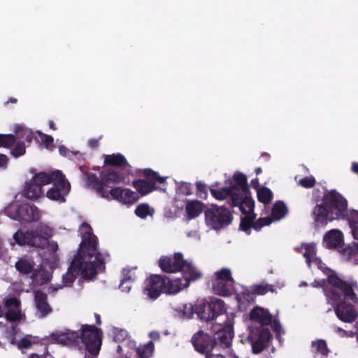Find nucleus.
<instances>
[{
    "label": "nucleus",
    "instance_id": "7ed1b4c3",
    "mask_svg": "<svg viewBox=\"0 0 358 358\" xmlns=\"http://www.w3.org/2000/svg\"><path fill=\"white\" fill-rule=\"evenodd\" d=\"M51 236L50 228L41 224L27 231L17 230L13 235V239L20 246L28 245L41 249L48 247L50 251L55 252L58 250V245L56 241H49Z\"/></svg>",
    "mask_w": 358,
    "mask_h": 358
},
{
    "label": "nucleus",
    "instance_id": "6e6d98bb",
    "mask_svg": "<svg viewBox=\"0 0 358 358\" xmlns=\"http://www.w3.org/2000/svg\"><path fill=\"white\" fill-rule=\"evenodd\" d=\"M5 306L7 308H15L16 309H19L20 301L16 298H10L6 301Z\"/></svg>",
    "mask_w": 358,
    "mask_h": 358
},
{
    "label": "nucleus",
    "instance_id": "4468645a",
    "mask_svg": "<svg viewBox=\"0 0 358 358\" xmlns=\"http://www.w3.org/2000/svg\"><path fill=\"white\" fill-rule=\"evenodd\" d=\"M273 336L268 327H259L251 329L248 341L252 346L254 354H259L268 347Z\"/></svg>",
    "mask_w": 358,
    "mask_h": 358
},
{
    "label": "nucleus",
    "instance_id": "72a5a7b5",
    "mask_svg": "<svg viewBox=\"0 0 358 358\" xmlns=\"http://www.w3.org/2000/svg\"><path fill=\"white\" fill-rule=\"evenodd\" d=\"M227 283L228 282L215 279L213 280L212 289L213 293L222 296H229L230 294V291L227 287Z\"/></svg>",
    "mask_w": 358,
    "mask_h": 358
},
{
    "label": "nucleus",
    "instance_id": "9d476101",
    "mask_svg": "<svg viewBox=\"0 0 358 358\" xmlns=\"http://www.w3.org/2000/svg\"><path fill=\"white\" fill-rule=\"evenodd\" d=\"M48 175L50 178L52 186L47 191L46 196L52 201L65 202V197L71 190L69 182L62 172L58 170L48 173Z\"/></svg>",
    "mask_w": 358,
    "mask_h": 358
},
{
    "label": "nucleus",
    "instance_id": "79ce46f5",
    "mask_svg": "<svg viewBox=\"0 0 358 358\" xmlns=\"http://www.w3.org/2000/svg\"><path fill=\"white\" fill-rule=\"evenodd\" d=\"M10 153L15 158L24 155L26 153L24 142L18 141L17 143H15L13 148L10 150Z\"/></svg>",
    "mask_w": 358,
    "mask_h": 358
},
{
    "label": "nucleus",
    "instance_id": "4c0bfd02",
    "mask_svg": "<svg viewBox=\"0 0 358 358\" xmlns=\"http://www.w3.org/2000/svg\"><path fill=\"white\" fill-rule=\"evenodd\" d=\"M32 279L39 285H43L49 280L48 272L45 269H38L32 274Z\"/></svg>",
    "mask_w": 358,
    "mask_h": 358
},
{
    "label": "nucleus",
    "instance_id": "f257e3e1",
    "mask_svg": "<svg viewBox=\"0 0 358 358\" xmlns=\"http://www.w3.org/2000/svg\"><path fill=\"white\" fill-rule=\"evenodd\" d=\"M80 229L82 241L67 272L62 276L66 286L71 285L79 275L89 280L96 275L97 270L105 269V260L99 250V240L93 234L91 226L83 222Z\"/></svg>",
    "mask_w": 358,
    "mask_h": 358
},
{
    "label": "nucleus",
    "instance_id": "9b49d317",
    "mask_svg": "<svg viewBox=\"0 0 358 358\" xmlns=\"http://www.w3.org/2000/svg\"><path fill=\"white\" fill-rule=\"evenodd\" d=\"M225 313V303L220 299H213L210 301L203 300L195 304V313L203 321L209 322L215 320Z\"/></svg>",
    "mask_w": 358,
    "mask_h": 358
},
{
    "label": "nucleus",
    "instance_id": "58836bf2",
    "mask_svg": "<svg viewBox=\"0 0 358 358\" xmlns=\"http://www.w3.org/2000/svg\"><path fill=\"white\" fill-rule=\"evenodd\" d=\"M15 142L16 138L14 134H0V148H10Z\"/></svg>",
    "mask_w": 358,
    "mask_h": 358
},
{
    "label": "nucleus",
    "instance_id": "c03bdc74",
    "mask_svg": "<svg viewBox=\"0 0 358 358\" xmlns=\"http://www.w3.org/2000/svg\"><path fill=\"white\" fill-rule=\"evenodd\" d=\"M315 184H316V180L315 178V177L313 176L304 177L303 178H301L298 181L299 185H300L304 188H306V189L313 188V187H315Z\"/></svg>",
    "mask_w": 358,
    "mask_h": 358
},
{
    "label": "nucleus",
    "instance_id": "a18cd8bd",
    "mask_svg": "<svg viewBox=\"0 0 358 358\" xmlns=\"http://www.w3.org/2000/svg\"><path fill=\"white\" fill-rule=\"evenodd\" d=\"M272 222V219L270 217H260L257 221L253 222V229L256 231H259L263 227L268 226Z\"/></svg>",
    "mask_w": 358,
    "mask_h": 358
},
{
    "label": "nucleus",
    "instance_id": "052dcab7",
    "mask_svg": "<svg viewBox=\"0 0 358 358\" xmlns=\"http://www.w3.org/2000/svg\"><path fill=\"white\" fill-rule=\"evenodd\" d=\"M311 285L315 287H322L325 294V285H327L326 279H322L319 281L315 280Z\"/></svg>",
    "mask_w": 358,
    "mask_h": 358
},
{
    "label": "nucleus",
    "instance_id": "603ef678",
    "mask_svg": "<svg viewBox=\"0 0 358 358\" xmlns=\"http://www.w3.org/2000/svg\"><path fill=\"white\" fill-rule=\"evenodd\" d=\"M37 133L41 138L42 144L47 148L53 145L54 138L50 135L43 134L41 131H38Z\"/></svg>",
    "mask_w": 358,
    "mask_h": 358
},
{
    "label": "nucleus",
    "instance_id": "2f4dec72",
    "mask_svg": "<svg viewBox=\"0 0 358 358\" xmlns=\"http://www.w3.org/2000/svg\"><path fill=\"white\" fill-rule=\"evenodd\" d=\"M338 251L346 261H350L358 255V243L353 242L352 245L346 247L342 246Z\"/></svg>",
    "mask_w": 358,
    "mask_h": 358
},
{
    "label": "nucleus",
    "instance_id": "e2e57ef3",
    "mask_svg": "<svg viewBox=\"0 0 358 358\" xmlns=\"http://www.w3.org/2000/svg\"><path fill=\"white\" fill-rule=\"evenodd\" d=\"M273 329L275 332H279L281 329V325L279 321L275 320L273 324Z\"/></svg>",
    "mask_w": 358,
    "mask_h": 358
},
{
    "label": "nucleus",
    "instance_id": "412c9836",
    "mask_svg": "<svg viewBox=\"0 0 358 358\" xmlns=\"http://www.w3.org/2000/svg\"><path fill=\"white\" fill-rule=\"evenodd\" d=\"M324 246L330 250L340 249L344 246V237L339 229H331L323 237Z\"/></svg>",
    "mask_w": 358,
    "mask_h": 358
},
{
    "label": "nucleus",
    "instance_id": "ea45409f",
    "mask_svg": "<svg viewBox=\"0 0 358 358\" xmlns=\"http://www.w3.org/2000/svg\"><path fill=\"white\" fill-rule=\"evenodd\" d=\"M305 252L303 257L306 259L307 264L310 266L311 264V259L316 255L317 250L314 244L308 243L305 246Z\"/></svg>",
    "mask_w": 358,
    "mask_h": 358
},
{
    "label": "nucleus",
    "instance_id": "8fccbe9b",
    "mask_svg": "<svg viewBox=\"0 0 358 358\" xmlns=\"http://www.w3.org/2000/svg\"><path fill=\"white\" fill-rule=\"evenodd\" d=\"M268 285L263 284H255L251 287L253 294L257 295H264L268 291Z\"/></svg>",
    "mask_w": 358,
    "mask_h": 358
},
{
    "label": "nucleus",
    "instance_id": "c85d7f7f",
    "mask_svg": "<svg viewBox=\"0 0 358 358\" xmlns=\"http://www.w3.org/2000/svg\"><path fill=\"white\" fill-rule=\"evenodd\" d=\"M204 203L198 200H189L187 201L185 211L189 220L197 217L204 209Z\"/></svg>",
    "mask_w": 358,
    "mask_h": 358
},
{
    "label": "nucleus",
    "instance_id": "0eeeda50",
    "mask_svg": "<svg viewBox=\"0 0 358 358\" xmlns=\"http://www.w3.org/2000/svg\"><path fill=\"white\" fill-rule=\"evenodd\" d=\"M207 226L220 230L229 226L233 221L232 211L226 205L212 204L204 211Z\"/></svg>",
    "mask_w": 358,
    "mask_h": 358
},
{
    "label": "nucleus",
    "instance_id": "f3484780",
    "mask_svg": "<svg viewBox=\"0 0 358 358\" xmlns=\"http://www.w3.org/2000/svg\"><path fill=\"white\" fill-rule=\"evenodd\" d=\"M193 275L192 274L182 275L181 278H176L175 280H171L166 277L165 292L168 294H175L184 288L188 287L190 282L195 280L192 279V277L194 278Z\"/></svg>",
    "mask_w": 358,
    "mask_h": 358
},
{
    "label": "nucleus",
    "instance_id": "4d7b16f0",
    "mask_svg": "<svg viewBox=\"0 0 358 358\" xmlns=\"http://www.w3.org/2000/svg\"><path fill=\"white\" fill-rule=\"evenodd\" d=\"M129 281H131V278L130 275H128V273H126L124 278L121 280L120 288L122 289L123 291L129 292L131 289V286H129L127 285L124 286V285Z\"/></svg>",
    "mask_w": 358,
    "mask_h": 358
},
{
    "label": "nucleus",
    "instance_id": "774afa93",
    "mask_svg": "<svg viewBox=\"0 0 358 358\" xmlns=\"http://www.w3.org/2000/svg\"><path fill=\"white\" fill-rule=\"evenodd\" d=\"M206 358H225V357H224L223 355H213V354H210V355H207Z\"/></svg>",
    "mask_w": 358,
    "mask_h": 358
},
{
    "label": "nucleus",
    "instance_id": "de8ad7c7",
    "mask_svg": "<svg viewBox=\"0 0 358 358\" xmlns=\"http://www.w3.org/2000/svg\"><path fill=\"white\" fill-rule=\"evenodd\" d=\"M313 345H316L317 350L322 355L327 356L329 354V349L327 348V343L324 340H318L317 341H313Z\"/></svg>",
    "mask_w": 358,
    "mask_h": 358
},
{
    "label": "nucleus",
    "instance_id": "2eb2a0df",
    "mask_svg": "<svg viewBox=\"0 0 358 358\" xmlns=\"http://www.w3.org/2000/svg\"><path fill=\"white\" fill-rule=\"evenodd\" d=\"M191 342L196 351L201 354H205L206 356L210 355L209 353L216 346V342L213 337L202 330L192 336Z\"/></svg>",
    "mask_w": 358,
    "mask_h": 358
},
{
    "label": "nucleus",
    "instance_id": "ddd939ff",
    "mask_svg": "<svg viewBox=\"0 0 358 358\" xmlns=\"http://www.w3.org/2000/svg\"><path fill=\"white\" fill-rule=\"evenodd\" d=\"M50 183L51 180L48 173H38L31 180L25 182L23 195L30 200H37L43 194V187Z\"/></svg>",
    "mask_w": 358,
    "mask_h": 358
},
{
    "label": "nucleus",
    "instance_id": "37998d69",
    "mask_svg": "<svg viewBox=\"0 0 358 358\" xmlns=\"http://www.w3.org/2000/svg\"><path fill=\"white\" fill-rule=\"evenodd\" d=\"M19 131H24V141L27 143H31L34 138V133L31 130L25 127L23 125H15L14 128V132L18 133Z\"/></svg>",
    "mask_w": 358,
    "mask_h": 358
},
{
    "label": "nucleus",
    "instance_id": "f03ea898",
    "mask_svg": "<svg viewBox=\"0 0 358 358\" xmlns=\"http://www.w3.org/2000/svg\"><path fill=\"white\" fill-rule=\"evenodd\" d=\"M322 203L313 211L316 227H324L334 220H344L348 211V200L336 189L326 190Z\"/></svg>",
    "mask_w": 358,
    "mask_h": 358
},
{
    "label": "nucleus",
    "instance_id": "e433bc0d",
    "mask_svg": "<svg viewBox=\"0 0 358 358\" xmlns=\"http://www.w3.org/2000/svg\"><path fill=\"white\" fill-rule=\"evenodd\" d=\"M215 280H222L226 282H234V280L231 276V272L230 269L227 268H222L217 271L215 273Z\"/></svg>",
    "mask_w": 358,
    "mask_h": 358
},
{
    "label": "nucleus",
    "instance_id": "c756f323",
    "mask_svg": "<svg viewBox=\"0 0 358 358\" xmlns=\"http://www.w3.org/2000/svg\"><path fill=\"white\" fill-rule=\"evenodd\" d=\"M137 358H152L155 352V344L152 341L135 348Z\"/></svg>",
    "mask_w": 358,
    "mask_h": 358
},
{
    "label": "nucleus",
    "instance_id": "0e129e2a",
    "mask_svg": "<svg viewBox=\"0 0 358 358\" xmlns=\"http://www.w3.org/2000/svg\"><path fill=\"white\" fill-rule=\"evenodd\" d=\"M15 134H14V135L16 138V141L18 140L19 141H22V140L24 139V131H19L18 133H15Z\"/></svg>",
    "mask_w": 358,
    "mask_h": 358
},
{
    "label": "nucleus",
    "instance_id": "39448f33",
    "mask_svg": "<svg viewBox=\"0 0 358 358\" xmlns=\"http://www.w3.org/2000/svg\"><path fill=\"white\" fill-rule=\"evenodd\" d=\"M87 184L96 190L102 198H109L110 193L105 188L121 182L124 178L120 173L115 171L106 170L100 173V178L95 173H86Z\"/></svg>",
    "mask_w": 358,
    "mask_h": 358
},
{
    "label": "nucleus",
    "instance_id": "49530a36",
    "mask_svg": "<svg viewBox=\"0 0 358 358\" xmlns=\"http://www.w3.org/2000/svg\"><path fill=\"white\" fill-rule=\"evenodd\" d=\"M5 317L9 322H18L22 318L21 311L17 309V310H9L6 312Z\"/></svg>",
    "mask_w": 358,
    "mask_h": 358
},
{
    "label": "nucleus",
    "instance_id": "b1692460",
    "mask_svg": "<svg viewBox=\"0 0 358 358\" xmlns=\"http://www.w3.org/2000/svg\"><path fill=\"white\" fill-rule=\"evenodd\" d=\"M34 302L40 317H46L52 311V308L48 302L47 294L41 290L34 292Z\"/></svg>",
    "mask_w": 358,
    "mask_h": 358
},
{
    "label": "nucleus",
    "instance_id": "423d86ee",
    "mask_svg": "<svg viewBox=\"0 0 358 358\" xmlns=\"http://www.w3.org/2000/svg\"><path fill=\"white\" fill-rule=\"evenodd\" d=\"M325 296L328 300L338 301L342 296L347 299L354 300L356 294L354 292L352 284L348 281L343 280L336 273L328 275L326 278Z\"/></svg>",
    "mask_w": 358,
    "mask_h": 358
},
{
    "label": "nucleus",
    "instance_id": "473e14b6",
    "mask_svg": "<svg viewBox=\"0 0 358 358\" xmlns=\"http://www.w3.org/2000/svg\"><path fill=\"white\" fill-rule=\"evenodd\" d=\"M34 263L26 259H20L15 262V266L17 271L20 273L27 275L32 272Z\"/></svg>",
    "mask_w": 358,
    "mask_h": 358
},
{
    "label": "nucleus",
    "instance_id": "393cba45",
    "mask_svg": "<svg viewBox=\"0 0 358 358\" xmlns=\"http://www.w3.org/2000/svg\"><path fill=\"white\" fill-rule=\"evenodd\" d=\"M250 318L252 321L261 325L260 327H264L271 324L272 315L267 309L256 306L250 313Z\"/></svg>",
    "mask_w": 358,
    "mask_h": 358
},
{
    "label": "nucleus",
    "instance_id": "13d9d810",
    "mask_svg": "<svg viewBox=\"0 0 358 358\" xmlns=\"http://www.w3.org/2000/svg\"><path fill=\"white\" fill-rule=\"evenodd\" d=\"M31 341L27 338H22L17 343V346L20 349L25 348L27 349L31 347Z\"/></svg>",
    "mask_w": 358,
    "mask_h": 358
},
{
    "label": "nucleus",
    "instance_id": "3c124183",
    "mask_svg": "<svg viewBox=\"0 0 358 358\" xmlns=\"http://www.w3.org/2000/svg\"><path fill=\"white\" fill-rule=\"evenodd\" d=\"M252 290L251 291H244L241 294H239L237 297L239 303H243V301H247L248 303L254 301V297Z\"/></svg>",
    "mask_w": 358,
    "mask_h": 358
},
{
    "label": "nucleus",
    "instance_id": "4be33fe9",
    "mask_svg": "<svg viewBox=\"0 0 358 358\" xmlns=\"http://www.w3.org/2000/svg\"><path fill=\"white\" fill-rule=\"evenodd\" d=\"M20 220L25 222H33L40 219L39 209L34 205L22 204L17 209Z\"/></svg>",
    "mask_w": 358,
    "mask_h": 358
},
{
    "label": "nucleus",
    "instance_id": "a211bd4d",
    "mask_svg": "<svg viewBox=\"0 0 358 358\" xmlns=\"http://www.w3.org/2000/svg\"><path fill=\"white\" fill-rule=\"evenodd\" d=\"M334 310L338 318L344 322L352 323L358 316L354 306L345 301H341Z\"/></svg>",
    "mask_w": 358,
    "mask_h": 358
},
{
    "label": "nucleus",
    "instance_id": "6e6552de",
    "mask_svg": "<svg viewBox=\"0 0 358 358\" xmlns=\"http://www.w3.org/2000/svg\"><path fill=\"white\" fill-rule=\"evenodd\" d=\"M78 343L79 341L85 345L86 350L92 355L99 354L101 345L102 330L94 325L82 324L77 331Z\"/></svg>",
    "mask_w": 358,
    "mask_h": 358
},
{
    "label": "nucleus",
    "instance_id": "cd10ccee",
    "mask_svg": "<svg viewBox=\"0 0 358 358\" xmlns=\"http://www.w3.org/2000/svg\"><path fill=\"white\" fill-rule=\"evenodd\" d=\"M104 166L111 167H124L129 166L124 156L120 153L104 155Z\"/></svg>",
    "mask_w": 358,
    "mask_h": 358
},
{
    "label": "nucleus",
    "instance_id": "a19ab883",
    "mask_svg": "<svg viewBox=\"0 0 358 358\" xmlns=\"http://www.w3.org/2000/svg\"><path fill=\"white\" fill-rule=\"evenodd\" d=\"M135 214L141 219H145L152 215L150 208L148 203H141L135 209Z\"/></svg>",
    "mask_w": 358,
    "mask_h": 358
},
{
    "label": "nucleus",
    "instance_id": "6ab92c4d",
    "mask_svg": "<svg viewBox=\"0 0 358 358\" xmlns=\"http://www.w3.org/2000/svg\"><path fill=\"white\" fill-rule=\"evenodd\" d=\"M210 192L212 196L217 200L223 201L230 197V202L229 203V206L230 208L234 207H238L241 212H244V205H242V203L239 199L234 202V199L235 198L234 195V191L231 187H222L220 189H216L213 187L210 188Z\"/></svg>",
    "mask_w": 358,
    "mask_h": 358
},
{
    "label": "nucleus",
    "instance_id": "7c9ffc66",
    "mask_svg": "<svg viewBox=\"0 0 358 358\" xmlns=\"http://www.w3.org/2000/svg\"><path fill=\"white\" fill-rule=\"evenodd\" d=\"M287 213V208L285 203L282 201H276L271 210V218L275 220H279L284 217Z\"/></svg>",
    "mask_w": 358,
    "mask_h": 358
},
{
    "label": "nucleus",
    "instance_id": "f8f14e48",
    "mask_svg": "<svg viewBox=\"0 0 358 358\" xmlns=\"http://www.w3.org/2000/svg\"><path fill=\"white\" fill-rule=\"evenodd\" d=\"M233 179L235 184L230 187L234 192V202L239 199L242 205L249 206L250 210H252L255 207V201L251 196L246 176L241 172L236 171L233 176Z\"/></svg>",
    "mask_w": 358,
    "mask_h": 358
},
{
    "label": "nucleus",
    "instance_id": "aec40b11",
    "mask_svg": "<svg viewBox=\"0 0 358 358\" xmlns=\"http://www.w3.org/2000/svg\"><path fill=\"white\" fill-rule=\"evenodd\" d=\"M109 193L113 199L118 200L124 203L132 204L139 199L138 193L128 188L114 187L109 191Z\"/></svg>",
    "mask_w": 358,
    "mask_h": 358
},
{
    "label": "nucleus",
    "instance_id": "20e7f679",
    "mask_svg": "<svg viewBox=\"0 0 358 358\" xmlns=\"http://www.w3.org/2000/svg\"><path fill=\"white\" fill-rule=\"evenodd\" d=\"M158 265L162 271L165 273H177L181 271L182 275L192 274L194 278L193 280H198L202 277L201 272L192 265V264L183 259L181 252H176L172 256H162L158 261Z\"/></svg>",
    "mask_w": 358,
    "mask_h": 358
},
{
    "label": "nucleus",
    "instance_id": "864d4df0",
    "mask_svg": "<svg viewBox=\"0 0 358 358\" xmlns=\"http://www.w3.org/2000/svg\"><path fill=\"white\" fill-rule=\"evenodd\" d=\"M182 312L184 317L191 318L195 313V307L194 308L192 304H185Z\"/></svg>",
    "mask_w": 358,
    "mask_h": 358
},
{
    "label": "nucleus",
    "instance_id": "bb28decb",
    "mask_svg": "<svg viewBox=\"0 0 358 358\" xmlns=\"http://www.w3.org/2000/svg\"><path fill=\"white\" fill-rule=\"evenodd\" d=\"M244 212H241L244 216L241 218L240 229L246 232L253 227V222L256 219L257 215L254 213V208L250 210V207L244 205Z\"/></svg>",
    "mask_w": 358,
    "mask_h": 358
},
{
    "label": "nucleus",
    "instance_id": "5fc2aeb1",
    "mask_svg": "<svg viewBox=\"0 0 358 358\" xmlns=\"http://www.w3.org/2000/svg\"><path fill=\"white\" fill-rule=\"evenodd\" d=\"M180 192L185 195H191L192 192V186L189 182H182L180 187H179Z\"/></svg>",
    "mask_w": 358,
    "mask_h": 358
},
{
    "label": "nucleus",
    "instance_id": "c9c22d12",
    "mask_svg": "<svg viewBox=\"0 0 358 358\" xmlns=\"http://www.w3.org/2000/svg\"><path fill=\"white\" fill-rule=\"evenodd\" d=\"M344 220L348 221L350 227L354 234L355 230L358 229V211L356 210H350Z\"/></svg>",
    "mask_w": 358,
    "mask_h": 358
},
{
    "label": "nucleus",
    "instance_id": "a878e982",
    "mask_svg": "<svg viewBox=\"0 0 358 358\" xmlns=\"http://www.w3.org/2000/svg\"><path fill=\"white\" fill-rule=\"evenodd\" d=\"M213 337L215 340L216 345H219L222 348H229L234 337L233 329L228 327L220 329Z\"/></svg>",
    "mask_w": 358,
    "mask_h": 358
},
{
    "label": "nucleus",
    "instance_id": "1a4fd4ad",
    "mask_svg": "<svg viewBox=\"0 0 358 358\" xmlns=\"http://www.w3.org/2000/svg\"><path fill=\"white\" fill-rule=\"evenodd\" d=\"M137 173L145 178V180L138 179L132 182L133 187L141 196L147 195L158 189L157 183L163 184L166 180V177L160 176L157 172L149 168L139 169Z\"/></svg>",
    "mask_w": 358,
    "mask_h": 358
},
{
    "label": "nucleus",
    "instance_id": "bf43d9fd",
    "mask_svg": "<svg viewBox=\"0 0 358 358\" xmlns=\"http://www.w3.org/2000/svg\"><path fill=\"white\" fill-rule=\"evenodd\" d=\"M8 163V158L6 155L0 154V169H5L7 168Z\"/></svg>",
    "mask_w": 358,
    "mask_h": 358
},
{
    "label": "nucleus",
    "instance_id": "09e8293b",
    "mask_svg": "<svg viewBox=\"0 0 358 358\" xmlns=\"http://www.w3.org/2000/svg\"><path fill=\"white\" fill-rule=\"evenodd\" d=\"M196 196L198 197L206 199L208 196V192L206 189V186L204 183L201 181H197L196 182Z\"/></svg>",
    "mask_w": 358,
    "mask_h": 358
},
{
    "label": "nucleus",
    "instance_id": "680f3d73",
    "mask_svg": "<svg viewBox=\"0 0 358 358\" xmlns=\"http://www.w3.org/2000/svg\"><path fill=\"white\" fill-rule=\"evenodd\" d=\"M88 145L91 148H96L99 145V140L98 139H90L88 141Z\"/></svg>",
    "mask_w": 358,
    "mask_h": 358
},
{
    "label": "nucleus",
    "instance_id": "338daca9",
    "mask_svg": "<svg viewBox=\"0 0 358 358\" xmlns=\"http://www.w3.org/2000/svg\"><path fill=\"white\" fill-rule=\"evenodd\" d=\"M251 183H252V185L253 186V187H255V189H257L259 185V180L258 178H254L251 180Z\"/></svg>",
    "mask_w": 358,
    "mask_h": 358
},
{
    "label": "nucleus",
    "instance_id": "69168bd1",
    "mask_svg": "<svg viewBox=\"0 0 358 358\" xmlns=\"http://www.w3.org/2000/svg\"><path fill=\"white\" fill-rule=\"evenodd\" d=\"M351 169L354 173L358 174V163L357 162H352Z\"/></svg>",
    "mask_w": 358,
    "mask_h": 358
},
{
    "label": "nucleus",
    "instance_id": "f704fd0d",
    "mask_svg": "<svg viewBox=\"0 0 358 358\" xmlns=\"http://www.w3.org/2000/svg\"><path fill=\"white\" fill-rule=\"evenodd\" d=\"M257 199L260 203L268 204L273 199V193L271 190L266 187L257 189Z\"/></svg>",
    "mask_w": 358,
    "mask_h": 358
},
{
    "label": "nucleus",
    "instance_id": "5701e85b",
    "mask_svg": "<svg viewBox=\"0 0 358 358\" xmlns=\"http://www.w3.org/2000/svg\"><path fill=\"white\" fill-rule=\"evenodd\" d=\"M53 343L62 345H73L78 343L77 331L66 330L52 333L50 336Z\"/></svg>",
    "mask_w": 358,
    "mask_h": 358
},
{
    "label": "nucleus",
    "instance_id": "dca6fc26",
    "mask_svg": "<svg viewBox=\"0 0 358 358\" xmlns=\"http://www.w3.org/2000/svg\"><path fill=\"white\" fill-rule=\"evenodd\" d=\"M166 276L151 275L145 280V292L152 299H157L166 287Z\"/></svg>",
    "mask_w": 358,
    "mask_h": 358
}]
</instances>
